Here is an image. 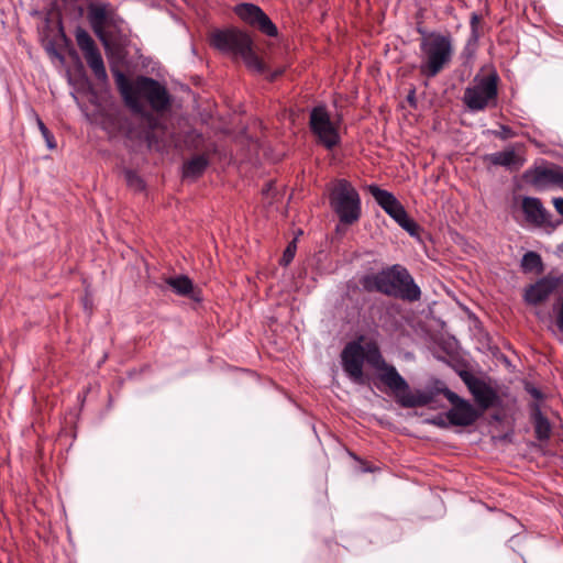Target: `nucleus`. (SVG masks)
Listing matches in <instances>:
<instances>
[{"label":"nucleus","instance_id":"nucleus-25","mask_svg":"<svg viewBox=\"0 0 563 563\" xmlns=\"http://www.w3.org/2000/svg\"><path fill=\"white\" fill-rule=\"evenodd\" d=\"M124 177L128 186L133 190L140 191L144 188V181L135 172L126 169L124 172Z\"/></svg>","mask_w":563,"mask_h":563},{"label":"nucleus","instance_id":"nucleus-35","mask_svg":"<svg viewBox=\"0 0 563 563\" xmlns=\"http://www.w3.org/2000/svg\"><path fill=\"white\" fill-rule=\"evenodd\" d=\"M325 145V147L329 150V151H332L333 147L338 144V143H332V142H329V143H323Z\"/></svg>","mask_w":563,"mask_h":563},{"label":"nucleus","instance_id":"nucleus-18","mask_svg":"<svg viewBox=\"0 0 563 563\" xmlns=\"http://www.w3.org/2000/svg\"><path fill=\"white\" fill-rule=\"evenodd\" d=\"M210 161L206 154H199L191 157L183 166V177L186 179H196L203 174Z\"/></svg>","mask_w":563,"mask_h":563},{"label":"nucleus","instance_id":"nucleus-1","mask_svg":"<svg viewBox=\"0 0 563 563\" xmlns=\"http://www.w3.org/2000/svg\"><path fill=\"white\" fill-rule=\"evenodd\" d=\"M115 86L125 103L133 112L143 113L144 102L155 112H164L170 107V95L159 81L137 76L130 80L120 69H112Z\"/></svg>","mask_w":563,"mask_h":563},{"label":"nucleus","instance_id":"nucleus-7","mask_svg":"<svg viewBox=\"0 0 563 563\" xmlns=\"http://www.w3.org/2000/svg\"><path fill=\"white\" fill-rule=\"evenodd\" d=\"M498 76L490 74L482 78H475L474 85L464 91L463 101L472 111L484 110L497 98Z\"/></svg>","mask_w":563,"mask_h":563},{"label":"nucleus","instance_id":"nucleus-10","mask_svg":"<svg viewBox=\"0 0 563 563\" xmlns=\"http://www.w3.org/2000/svg\"><path fill=\"white\" fill-rule=\"evenodd\" d=\"M342 366L349 378L358 385L366 383V378L363 372V365L365 361L364 346L358 342L347 343L342 353Z\"/></svg>","mask_w":563,"mask_h":563},{"label":"nucleus","instance_id":"nucleus-15","mask_svg":"<svg viewBox=\"0 0 563 563\" xmlns=\"http://www.w3.org/2000/svg\"><path fill=\"white\" fill-rule=\"evenodd\" d=\"M464 382L466 383L475 401L483 409H487L494 405V401L496 400V393L488 385L477 378H465Z\"/></svg>","mask_w":563,"mask_h":563},{"label":"nucleus","instance_id":"nucleus-24","mask_svg":"<svg viewBox=\"0 0 563 563\" xmlns=\"http://www.w3.org/2000/svg\"><path fill=\"white\" fill-rule=\"evenodd\" d=\"M75 36H76L77 45L79 46V48L81 49V52L84 54L98 48L93 38L90 36V34L86 30L78 27L76 30Z\"/></svg>","mask_w":563,"mask_h":563},{"label":"nucleus","instance_id":"nucleus-27","mask_svg":"<svg viewBox=\"0 0 563 563\" xmlns=\"http://www.w3.org/2000/svg\"><path fill=\"white\" fill-rule=\"evenodd\" d=\"M296 249H297V246H296V241L294 240V241H291V242L287 245V247H286V250L284 251V254H283V256H282V258H280V264H282L283 266H287V265H289V264H290V262H291V261L294 260V257H295Z\"/></svg>","mask_w":563,"mask_h":563},{"label":"nucleus","instance_id":"nucleus-9","mask_svg":"<svg viewBox=\"0 0 563 563\" xmlns=\"http://www.w3.org/2000/svg\"><path fill=\"white\" fill-rule=\"evenodd\" d=\"M309 126L319 141H336L340 137L338 120L325 106H317L311 110Z\"/></svg>","mask_w":563,"mask_h":563},{"label":"nucleus","instance_id":"nucleus-12","mask_svg":"<svg viewBox=\"0 0 563 563\" xmlns=\"http://www.w3.org/2000/svg\"><path fill=\"white\" fill-rule=\"evenodd\" d=\"M527 183L544 188L549 185H556L563 189V169L560 167H538L527 170L523 175Z\"/></svg>","mask_w":563,"mask_h":563},{"label":"nucleus","instance_id":"nucleus-5","mask_svg":"<svg viewBox=\"0 0 563 563\" xmlns=\"http://www.w3.org/2000/svg\"><path fill=\"white\" fill-rule=\"evenodd\" d=\"M211 45L233 56H240L245 65L256 71L263 73L265 66L256 53L253 51L251 37L238 30H217L211 34Z\"/></svg>","mask_w":563,"mask_h":563},{"label":"nucleus","instance_id":"nucleus-36","mask_svg":"<svg viewBox=\"0 0 563 563\" xmlns=\"http://www.w3.org/2000/svg\"><path fill=\"white\" fill-rule=\"evenodd\" d=\"M48 150H54L57 146V143H46Z\"/></svg>","mask_w":563,"mask_h":563},{"label":"nucleus","instance_id":"nucleus-2","mask_svg":"<svg viewBox=\"0 0 563 563\" xmlns=\"http://www.w3.org/2000/svg\"><path fill=\"white\" fill-rule=\"evenodd\" d=\"M364 352L365 361L378 372V379L390 389L401 407H423L433 400L431 391L420 389L412 391L407 380L398 373L396 367L385 361L375 343H367Z\"/></svg>","mask_w":563,"mask_h":563},{"label":"nucleus","instance_id":"nucleus-3","mask_svg":"<svg viewBox=\"0 0 563 563\" xmlns=\"http://www.w3.org/2000/svg\"><path fill=\"white\" fill-rule=\"evenodd\" d=\"M361 285L367 291H377L407 301H417L421 297L420 287L408 269L399 264L363 276Z\"/></svg>","mask_w":563,"mask_h":563},{"label":"nucleus","instance_id":"nucleus-30","mask_svg":"<svg viewBox=\"0 0 563 563\" xmlns=\"http://www.w3.org/2000/svg\"><path fill=\"white\" fill-rule=\"evenodd\" d=\"M37 124H38V128H40L45 141H51L52 135L49 133V130L45 126V124L40 119H37Z\"/></svg>","mask_w":563,"mask_h":563},{"label":"nucleus","instance_id":"nucleus-33","mask_svg":"<svg viewBox=\"0 0 563 563\" xmlns=\"http://www.w3.org/2000/svg\"><path fill=\"white\" fill-rule=\"evenodd\" d=\"M407 99H408V102H409L410 104H413V103H415V91H413V90H412V91H410V93L408 95Z\"/></svg>","mask_w":563,"mask_h":563},{"label":"nucleus","instance_id":"nucleus-22","mask_svg":"<svg viewBox=\"0 0 563 563\" xmlns=\"http://www.w3.org/2000/svg\"><path fill=\"white\" fill-rule=\"evenodd\" d=\"M166 282L177 295L188 296L192 291V282L187 276L170 277Z\"/></svg>","mask_w":563,"mask_h":563},{"label":"nucleus","instance_id":"nucleus-6","mask_svg":"<svg viewBox=\"0 0 563 563\" xmlns=\"http://www.w3.org/2000/svg\"><path fill=\"white\" fill-rule=\"evenodd\" d=\"M330 206L340 222L352 224L361 217V199L356 189L345 179H338L330 189Z\"/></svg>","mask_w":563,"mask_h":563},{"label":"nucleus","instance_id":"nucleus-16","mask_svg":"<svg viewBox=\"0 0 563 563\" xmlns=\"http://www.w3.org/2000/svg\"><path fill=\"white\" fill-rule=\"evenodd\" d=\"M487 159L494 165L504 166L510 170L519 169L525 163V158L515 150L489 154Z\"/></svg>","mask_w":563,"mask_h":563},{"label":"nucleus","instance_id":"nucleus-11","mask_svg":"<svg viewBox=\"0 0 563 563\" xmlns=\"http://www.w3.org/2000/svg\"><path fill=\"white\" fill-rule=\"evenodd\" d=\"M235 13L246 23L256 26L261 32L268 36L277 35V27L256 4L241 3L235 7Z\"/></svg>","mask_w":563,"mask_h":563},{"label":"nucleus","instance_id":"nucleus-31","mask_svg":"<svg viewBox=\"0 0 563 563\" xmlns=\"http://www.w3.org/2000/svg\"><path fill=\"white\" fill-rule=\"evenodd\" d=\"M552 202L556 212L563 217V198H553Z\"/></svg>","mask_w":563,"mask_h":563},{"label":"nucleus","instance_id":"nucleus-4","mask_svg":"<svg viewBox=\"0 0 563 563\" xmlns=\"http://www.w3.org/2000/svg\"><path fill=\"white\" fill-rule=\"evenodd\" d=\"M420 73L429 78L435 77L452 59L453 41L450 34L426 33L421 30Z\"/></svg>","mask_w":563,"mask_h":563},{"label":"nucleus","instance_id":"nucleus-8","mask_svg":"<svg viewBox=\"0 0 563 563\" xmlns=\"http://www.w3.org/2000/svg\"><path fill=\"white\" fill-rule=\"evenodd\" d=\"M438 393L442 394L452 404V408L446 412V418L451 424L467 427L476 421L478 415L468 401L446 387L438 388Z\"/></svg>","mask_w":563,"mask_h":563},{"label":"nucleus","instance_id":"nucleus-28","mask_svg":"<svg viewBox=\"0 0 563 563\" xmlns=\"http://www.w3.org/2000/svg\"><path fill=\"white\" fill-rule=\"evenodd\" d=\"M494 133L496 134V136H499L504 140L512 139L516 136V134L512 132V130L507 126H500V131L494 132Z\"/></svg>","mask_w":563,"mask_h":563},{"label":"nucleus","instance_id":"nucleus-32","mask_svg":"<svg viewBox=\"0 0 563 563\" xmlns=\"http://www.w3.org/2000/svg\"><path fill=\"white\" fill-rule=\"evenodd\" d=\"M529 393L531 394V396L536 399H540L542 397V394L539 389L534 388V387H531L528 389Z\"/></svg>","mask_w":563,"mask_h":563},{"label":"nucleus","instance_id":"nucleus-20","mask_svg":"<svg viewBox=\"0 0 563 563\" xmlns=\"http://www.w3.org/2000/svg\"><path fill=\"white\" fill-rule=\"evenodd\" d=\"M532 420L537 438L541 441L548 440L551 434V426L537 405L532 409Z\"/></svg>","mask_w":563,"mask_h":563},{"label":"nucleus","instance_id":"nucleus-13","mask_svg":"<svg viewBox=\"0 0 563 563\" xmlns=\"http://www.w3.org/2000/svg\"><path fill=\"white\" fill-rule=\"evenodd\" d=\"M558 286L559 278L545 276L526 289L525 299L530 305H539L545 301Z\"/></svg>","mask_w":563,"mask_h":563},{"label":"nucleus","instance_id":"nucleus-14","mask_svg":"<svg viewBox=\"0 0 563 563\" xmlns=\"http://www.w3.org/2000/svg\"><path fill=\"white\" fill-rule=\"evenodd\" d=\"M522 210L527 221L538 225H553L551 214L543 208L540 199L525 197L522 200Z\"/></svg>","mask_w":563,"mask_h":563},{"label":"nucleus","instance_id":"nucleus-21","mask_svg":"<svg viewBox=\"0 0 563 563\" xmlns=\"http://www.w3.org/2000/svg\"><path fill=\"white\" fill-rule=\"evenodd\" d=\"M367 190L384 211L398 202L397 198L391 192L380 189L377 185H369Z\"/></svg>","mask_w":563,"mask_h":563},{"label":"nucleus","instance_id":"nucleus-23","mask_svg":"<svg viewBox=\"0 0 563 563\" xmlns=\"http://www.w3.org/2000/svg\"><path fill=\"white\" fill-rule=\"evenodd\" d=\"M521 267L525 272L541 273L543 271L541 256L536 252H527L522 256Z\"/></svg>","mask_w":563,"mask_h":563},{"label":"nucleus","instance_id":"nucleus-19","mask_svg":"<svg viewBox=\"0 0 563 563\" xmlns=\"http://www.w3.org/2000/svg\"><path fill=\"white\" fill-rule=\"evenodd\" d=\"M84 57H85L88 66L91 68L95 77L100 81L107 80L108 76H107L104 63H103V59H102V56H101L99 49L96 48L91 52H88V53L84 54Z\"/></svg>","mask_w":563,"mask_h":563},{"label":"nucleus","instance_id":"nucleus-17","mask_svg":"<svg viewBox=\"0 0 563 563\" xmlns=\"http://www.w3.org/2000/svg\"><path fill=\"white\" fill-rule=\"evenodd\" d=\"M385 212L389 217H391L411 236L418 234V224L408 217L407 211L399 201L391 206L389 209H387Z\"/></svg>","mask_w":563,"mask_h":563},{"label":"nucleus","instance_id":"nucleus-26","mask_svg":"<svg viewBox=\"0 0 563 563\" xmlns=\"http://www.w3.org/2000/svg\"><path fill=\"white\" fill-rule=\"evenodd\" d=\"M91 23L97 34L100 35V29L99 26L104 22L106 20V12L102 8H95L91 10Z\"/></svg>","mask_w":563,"mask_h":563},{"label":"nucleus","instance_id":"nucleus-29","mask_svg":"<svg viewBox=\"0 0 563 563\" xmlns=\"http://www.w3.org/2000/svg\"><path fill=\"white\" fill-rule=\"evenodd\" d=\"M478 23H479L478 14L473 13L472 16H471V29H472V36L475 40H477V37H478V32H477Z\"/></svg>","mask_w":563,"mask_h":563},{"label":"nucleus","instance_id":"nucleus-34","mask_svg":"<svg viewBox=\"0 0 563 563\" xmlns=\"http://www.w3.org/2000/svg\"><path fill=\"white\" fill-rule=\"evenodd\" d=\"M273 189V184H267L266 187L263 189L264 195H268L269 191Z\"/></svg>","mask_w":563,"mask_h":563}]
</instances>
